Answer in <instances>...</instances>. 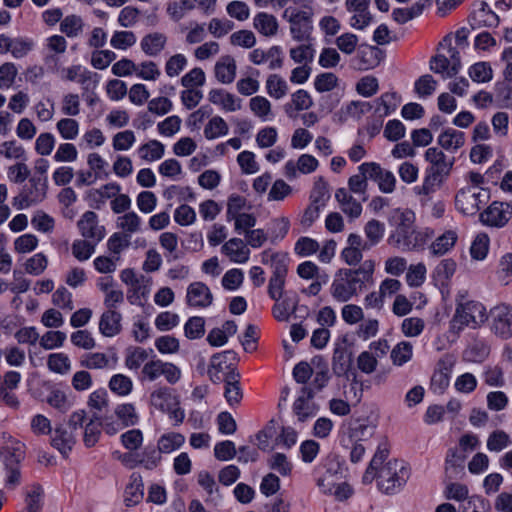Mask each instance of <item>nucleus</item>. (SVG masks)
Listing matches in <instances>:
<instances>
[{
    "label": "nucleus",
    "instance_id": "1",
    "mask_svg": "<svg viewBox=\"0 0 512 512\" xmlns=\"http://www.w3.org/2000/svg\"><path fill=\"white\" fill-rule=\"evenodd\" d=\"M389 226L393 227L387 242L402 251L423 250L429 234L415 228L416 215L408 208H394L387 217Z\"/></svg>",
    "mask_w": 512,
    "mask_h": 512
},
{
    "label": "nucleus",
    "instance_id": "2",
    "mask_svg": "<svg viewBox=\"0 0 512 512\" xmlns=\"http://www.w3.org/2000/svg\"><path fill=\"white\" fill-rule=\"evenodd\" d=\"M374 267L372 260H366L358 269H345L343 275L336 276L330 287L333 299L340 303L351 300L372 279Z\"/></svg>",
    "mask_w": 512,
    "mask_h": 512
},
{
    "label": "nucleus",
    "instance_id": "3",
    "mask_svg": "<svg viewBox=\"0 0 512 512\" xmlns=\"http://www.w3.org/2000/svg\"><path fill=\"white\" fill-rule=\"evenodd\" d=\"M488 319L486 307L479 301L468 300L456 304L454 315L449 321L448 333L457 339L466 327L476 329Z\"/></svg>",
    "mask_w": 512,
    "mask_h": 512
},
{
    "label": "nucleus",
    "instance_id": "4",
    "mask_svg": "<svg viewBox=\"0 0 512 512\" xmlns=\"http://www.w3.org/2000/svg\"><path fill=\"white\" fill-rule=\"evenodd\" d=\"M346 471L345 460L330 454L314 470L316 485L324 494L340 495V483Z\"/></svg>",
    "mask_w": 512,
    "mask_h": 512
},
{
    "label": "nucleus",
    "instance_id": "5",
    "mask_svg": "<svg viewBox=\"0 0 512 512\" xmlns=\"http://www.w3.org/2000/svg\"><path fill=\"white\" fill-rule=\"evenodd\" d=\"M410 477V468L403 460L393 459L387 461L379 468L377 487L387 495L398 493Z\"/></svg>",
    "mask_w": 512,
    "mask_h": 512
},
{
    "label": "nucleus",
    "instance_id": "6",
    "mask_svg": "<svg viewBox=\"0 0 512 512\" xmlns=\"http://www.w3.org/2000/svg\"><path fill=\"white\" fill-rule=\"evenodd\" d=\"M47 176L34 175L24 185L19 196L14 198V205L18 209L29 207L33 203L41 202L46 197Z\"/></svg>",
    "mask_w": 512,
    "mask_h": 512
},
{
    "label": "nucleus",
    "instance_id": "7",
    "mask_svg": "<svg viewBox=\"0 0 512 512\" xmlns=\"http://www.w3.org/2000/svg\"><path fill=\"white\" fill-rule=\"evenodd\" d=\"M492 332L502 340L512 337V306L500 304L491 310Z\"/></svg>",
    "mask_w": 512,
    "mask_h": 512
},
{
    "label": "nucleus",
    "instance_id": "8",
    "mask_svg": "<svg viewBox=\"0 0 512 512\" xmlns=\"http://www.w3.org/2000/svg\"><path fill=\"white\" fill-rule=\"evenodd\" d=\"M290 33L298 42L309 41L313 31L312 13L302 10H292L289 19Z\"/></svg>",
    "mask_w": 512,
    "mask_h": 512
},
{
    "label": "nucleus",
    "instance_id": "9",
    "mask_svg": "<svg viewBox=\"0 0 512 512\" xmlns=\"http://www.w3.org/2000/svg\"><path fill=\"white\" fill-rule=\"evenodd\" d=\"M236 355L233 350H225L212 355L208 375L213 383L217 384L224 381L225 375L227 374L225 373L226 370L235 371V369L232 368V363H229V361L235 360Z\"/></svg>",
    "mask_w": 512,
    "mask_h": 512
},
{
    "label": "nucleus",
    "instance_id": "10",
    "mask_svg": "<svg viewBox=\"0 0 512 512\" xmlns=\"http://www.w3.org/2000/svg\"><path fill=\"white\" fill-rule=\"evenodd\" d=\"M186 301L190 307L206 308L212 304L213 295L204 282L196 281L187 287Z\"/></svg>",
    "mask_w": 512,
    "mask_h": 512
},
{
    "label": "nucleus",
    "instance_id": "11",
    "mask_svg": "<svg viewBox=\"0 0 512 512\" xmlns=\"http://www.w3.org/2000/svg\"><path fill=\"white\" fill-rule=\"evenodd\" d=\"M468 22L471 29L476 30L481 27H496L500 22V18L488 3L482 1L479 4V8L469 15Z\"/></svg>",
    "mask_w": 512,
    "mask_h": 512
},
{
    "label": "nucleus",
    "instance_id": "12",
    "mask_svg": "<svg viewBox=\"0 0 512 512\" xmlns=\"http://www.w3.org/2000/svg\"><path fill=\"white\" fill-rule=\"evenodd\" d=\"M453 363L444 359L439 360L437 368L430 380V391L436 395H442L447 390L451 380Z\"/></svg>",
    "mask_w": 512,
    "mask_h": 512
},
{
    "label": "nucleus",
    "instance_id": "13",
    "mask_svg": "<svg viewBox=\"0 0 512 512\" xmlns=\"http://www.w3.org/2000/svg\"><path fill=\"white\" fill-rule=\"evenodd\" d=\"M314 395V390L311 387L303 386L300 389L299 395L293 403V412L300 422H305L317 414L315 406L309 404Z\"/></svg>",
    "mask_w": 512,
    "mask_h": 512
},
{
    "label": "nucleus",
    "instance_id": "14",
    "mask_svg": "<svg viewBox=\"0 0 512 512\" xmlns=\"http://www.w3.org/2000/svg\"><path fill=\"white\" fill-rule=\"evenodd\" d=\"M78 229L86 239H93L96 243L105 237V228L98 226V216L93 211H86L78 221Z\"/></svg>",
    "mask_w": 512,
    "mask_h": 512
},
{
    "label": "nucleus",
    "instance_id": "15",
    "mask_svg": "<svg viewBox=\"0 0 512 512\" xmlns=\"http://www.w3.org/2000/svg\"><path fill=\"white\" fill-rule=\"evenodd\" d=\"M76 435L69 430L65 424L55 427L53 436L51 437V445L57 449L60 454L67 458L76 442Z\"/></svg>",
    "mask_w": 512,
    "mask_h": 512
},
{
    "label": "nucleus",
    "instance_id": "16",
    "mask_svg": "<svg viewBox=\"0 0 512 512\" xmlns=\"http://www.w3.org/2000/svg\"><path fill=\"white\" fill-rule=\"evenodd\" d=\"M26 455V446L13 437L3 446L2 457L5 467H20Z\"/></svg>",
    "mask_w": 512,
    "mask_h": 512
},
{
    "label": "nucleus",
    "instance_id": "17",
    "mask_svg": "<svg viewBox=\"0 0 512 512\" xmlns=\"http://www.w3.org/2000/svg\"><path fill=\"white\" fill-rule=\"evenodd\" d=\"M122 314L114 309L106 310L99 320V332L108 338L117 336L122 331Z\"/></svg>",
    "mask_w": 512,
    "mask_h": 512
},
{
    "label": "nucleus",
    "instance_id": "18",
    "mask_svg": "<svg viewBox=\"0 0 512 512\" xmlns=\"http://www.w3.org/2000/svg\"><path fill=\"white\" fill-rule=\"evenodd\" d=\"M272 307L273 317L277 321H287L292 313L297 309L299 297L296 292H286L279 301Z\"/></svg>",
    "mask_w": 512,
    "mask_h": 512
},
{
    "label": "nucleus",
    "instance_id": "19",
    "mask_svg": "<svg viewBox=\"0 0 512 512\" xmlns=\"http://www.w3.org/2000/svg\"><path fill=\"white\" fill-rule=\"evenodd\" d=\"M478 196H475V188L474 187H463L461 188L455 196V207L458 211H460L463 215L473 216L479 212V206L475 199Z\"/></svg>",
    "mask_w": 512,
    "mask_h": 512
},
{
    "label": "nucleus",
    "instance_id": "20",
    "mask_svg": "<svg viewBox=\"0 0 512 512\" xmlns=\"http://www.w3.org/2000/svg\"><path fill=\"white\" fill-rule=\"evenodd\" d=\"M424 157L425 160L430 163L427 168H433V170H437L444 175H450L455 163L454 157L447 159L444 152L437 147L428 148L425 151Z\"/></svg>",
    "mask_w": 512,
    "mask_h": 512
},
{
    "label": "nucleus",
    "instance_id": "21",
    "mask_svg": "<svg viewBox=\"0 0 512 512\" xmlns=\"http://www.w3.org/2000/svg\"><path fill=\"white\" fill-rule=\"evenodd\" d=\"M240 375L235 371H228L224 378V397L230 407L240 404L243 392L239 382Z\"/></svg>",
    "mask_w": 512,
    "mask_h": 512
},
{
    "label": "nucleus",
    "instance_id": "22",
    "mask_svg": "<svg viewBox=\"0 0 512 512\" xmlns=\"http://www.w3.org/2000/svg\"><path fill=\"white\" fill-rule=\"evenodd\" d=\"M126 458L134 459V465H140L146 470H154L162 460L159 449L150 445L145 446L141 453H125Z\"/></svg>",
    "mask_w": 512,
    "mask_h": 512
},
{
    "label": "nucleus",
    "instance_id": "23",
    "mask_svg": "<svg viewBox=\"0 0 512 512\" xmlns=\"http://www.w3.org/2000/svg\"><path fill=\"white\" fill-rule=\"evenodd\" d=\"M447 177L448 175L433 170V168H426L422 184L415 186L414 191L417 195L430 196L441 187Z\"/></svg>",
    "mask_w": 512,
    "mask_h": 512
},
{
    "label": "nucleus",
    "instance_id": "24",
    "mask_svg": "<svg viewBox=\"0 0 512 512\" xmlns=\"http://www.w3.org/2000/svg\"><path fill=\"white\" fill-rule=\"evenodd\" d=\"M223 254L234 263L243 264L249 260L250 250L240 238H231L221 248Z\"/></svg>",
    "mask_w": 512,
    "mask_h": 512
},
{
    "label": "nucleus",
    "instance_id": "25",
    "mask_svg": "<svg viewBox=\"0 0 512 512\" xmlns=\"http://www.w3.org/2000/svg\"><path fill=\"white\" fill-rule=\"evenodd\" d=\"M384 54L381 49L374 46H363L357 53L359 70H370L377 67L383 60Z\"/></svg>",
    "mask_w": 512,
    "mask_h": 512
},
{
    "label": "nucleus",
    "instance_id": "26",
    "mask_svg": "<svg viewBox=\"0 0 512 512\" xmlns=\"http://www.w3.org/2000/svg\"><path fill=\"white\" fill-rule=\"evenodd\" d=\"M215 77L222 84H230L236 77V62L230 55L222 56L215 64Z\"/></svg>",
    "mask_w": 512,
    "mask_h": 512
},
{
    "label": "nucleus",
    "instance_id": "27",
    "mask_svg": "<svg viewBox=\"0 0 512 512\" xmlns=\"http://www.w3.org/2000/svg\"><path fill=\"white\" fill-rule=\"evenodd\" d=\"M144 496V485L142 477L138 473H133L130 477V483L124 491V503L126 507H133L139 504Z\"/></svg>",
    "mask_w": 512,
    "mask_h": 512
},
{
    "label": "nucleus",
    "instance_id": "28",
    "mask_svg": "<svg viewBox=\"0 0 512 512\" xmlns=\"http://www.w3.org/2000/svg\"><path fill=\"white\" fill-rule=\"evenodd\" d=\"M282 267V265L276 267V270L272 272V276L268 283L267 292L269 297L274 301H279L284 295L288 267Z\"/></svg>",
    "mask_w": 512,
    "mask_h": 512
},
{
    "label": "nucleus",
    "instance_id": "29",
    "mask_svg": "<svg viewBox=\"0 0 512 512\" xmlns=\"http://www.w3.org/2000/svg\"><path fill=\"white\" fill-rule=\"evenodd\" d=\"M437 142L444 150L456 152L465 144V133L452 128H446L438 136Z\"/></svg>",
    "mask_w": 512,
    "mask_h": 512
},
{
    "label": "nucleus",
    "instance_id": "30",
    "mask_svg": "<svg viewBox=\"0 0 512 512\" xmlns=\"http://www.w3.org/2000/svg\"><path fill=\"white\" fill-rule=\"evenodd\" d=\"M166 43L167 37L163 33L153 32L142 38L140 46L146 55L155 57L165 48Z\"/></svg>",
    "mask_w": 512,
    "mask_h": 512
},
{
    "label": "nucleus",
    "instance_id": "31",
    "mask_svg": "<svg viewBox=\"0 0 512 512\" xmlns=\"http://www.w3.org/2000/svg\"><path fill=\"white\" fill-rule=\"evenodd\" d=\"M374 427L369 426L368 424L358 422L355 423L348 432L347 436H344L340 439V445L343 448L350 447V443L353 441L362 442L369 439L374 433Z\"/></svg>",
    "mask_w": 512,
    "mask_h": 512
},
{
    "label": "nucleus",
    "instance_id": "32",
    "mask_svg": "<svg viewBox=\"0 0 512 512\" xmlns=\"http://www.w3.org/2000/svg\"><path fill=\"white\" fill-rule=\"evenodd\" d=\"M151 403L161 412H165L171 406H177L179 401L172 394L171 388L160 387L151 393Z\"/></svg>",
    "mask_w": 512,
    "mask_h": 512
},
{
    "label": "nucleus",
    "instance_id": "33",
    "mask_svg": "<svg viewBox=\"0 0 512 512\" xmlns=\"http://www.w3.org/2000/svg\"><path fill=\"white\" fill-rule=\"evenodd\" d=\"M275 55L277 56V58L275 60L270 61L269 68L277 69V68H280L283 64L282 49L280 46H276V45L272 46L268 50L267 53H265L264 51H262L260 49H254L249 54V60L256 65H260L267 59V56H275Z\"/></svg>",
    "mask_w": 512,
    "mask_h": 512
},
{
    "label": "nucleus",
    "instance_id": "34",
    "mask_svg": "<svg viewBox=\"0 0 512 512\" xmlns=\"http://www.w3.org/2000/svg\"><path fill=\"white\" fill-rule=\"evenodd\" d=\"M457 241V234L453 230H447L437 237L430 246V253L433 256H443L450 251Z\"/></svg>",
    "mask_w": 512,
    "mask_h": 512
},
{
    "label": "nucleus",
    "instance_id": "35",
    "mask_svg": "<svg viewBox=\"0 0 512 512\" xmlns=\"http://www.w3.org/2000/svg\"><path fill=\"white\" fill-rule=\"evenodd\" d=\"M364 233L367 238V242L364 243L363 249H370L383 239L385 234V225L379 220L371 219L365 224Z\"/></svg>",
    "mask_w": 512,
    "mask_h": 512
},
{
    "label": "nucleus",
    "instance_id": "36",
    "mask_svg": "<svg viewBox=\"0 0 512 512\" xmlns=\"http://www.w3.org/2000/svg\"><path fill=\"white\" fill-rule=\"evenodd\" d=\"M185 443V437L178 432H168L160 436L157 448L161 454H170L180 449Z\"/></svg>",
    "mask_w": 512,
    "mask_h": 512
},
{
    "label": "nucleus",
    "instance_id": "37",
    "mask_svg": "<svg viewBox=\"0 0 512 512\" xmlns=\"http://www.w3.org/2000/svg\"><path fill=\"white\" fill-rule=\"evenodd\" d=\"M501 206L502 204L498 202L490 204L480 216L482 222L493 227H503L508 222V218Z\"/></svg>",
    "mask_w": 512,
    "mask_h": 512
},
{
    "label": "nucleus",
    "instance_id": "38",
    "mask_svg": "<svg viewBox=\"0 0 512 512\" xmlns=\"http://www.w3.org/2000/svg\"><path fill=\"white\" fill-rule=\"evenodd\" d=\"M254 27L264 36H272L277 33L278 21L272 14L259 12L254 17Z\"/></svg>",
    "mask_w": 512,
    "mask_h": 512
},
{
    "label": "nucleus",
    "instance_id": "39",
    "mask_svg": "<svg viewBox=\"0 0 512 512\" xmlns=\"http://www.w3.org/2000/svg\"><path fill=\"white\" fill-rule=\"evenodd\" d=\"M377 105L375 112L380 113L383 107V116H389L394 113L401 103V95L395 91L385 92L375 100Z\"/></svg>",
    "mask_w": 512,
    "mask_h": 512
},
{
    "label": "nucleus",
    "instance_id": "40",
    "mask_svg": "<svg viewBox=\"0 0 512 512\" xmlns=\"http://www.w3.org/2000/svg\"><path fill=\"white\" fill-rule=\"evenodd\" d=\"M456 266V262L451 258L441 260L433 270V280L442 286L446 285L453 277Z\"/></svg>",
    "mask_w": 512,
    "mask_h": 512
},
{
    "label": "nucleus",
    "instance_id": "41",
    "mask_svg": "<svg viewBox=\"0 0 512 512\" xmlns=\"http://www.w3.org/2000/svg\"><path fill=\"white\" fill-rule=\"evenodd\" d=\"M351 363V354L346 348L341 346L335 347L332 359L334 373L338 376L346 374L351 367Z\"/></svg>",
    "mask_w": 512,
    "mask_h": 512
},
{
    "label": "nucleus",
    "instance_id": "42",
    "mask_svg": "<svg viewBox=\"0 0 512 512\" xmlns=\"http://www.w3.org/2000/svg\"><path fill=\"white\" fill-rule=\"evenodd\" d=\"M289 229L290 221L287 217L276 218L272 220L267 236L270 238L271 243L276 244L287 236Z\"/></svg>",
    "mask_w": 512,
    "mask_h": 512
},
{
    "label": "nucleus",
    "instance_id": "43",
    "mask_svg": "<svg viewBox=\"0 0 512 512\" xmlns=\"http://www.w3.org/2000/svg\"><path fill=\"white\" fill-rule=\"evenodd\" d=\"M139 155L142 159L147 161H156L161 159L165 153V146L159 140H150L141 145L138 149Z\"/></svg>",
    "mask_w": 512,
    "mask_h": 512
},
{
    "label": "nucleus",
    "instance_id": "44",
    "mask_svg": "<svg viewBox=\"0 0 512 512\" xmlns=\"http://www.w3.org/2000/svg\"><path fill=\"white\" fill-rule=\"evenodd\" d=\"M261 263L266 266H270L272 272L276 270V267L282 265V268H286L289 265L290 258L286 252H274L271 249H265L260 254Z\"/></svg>",
    "mask_w": 512,
    "mask_h": 512
},
{
    "label": "nucleus",
    "instance_id": "45",
    "mask_svg": "<svg viewBox=\"0 0 512 512\" xmlns=\"http://www.w3.org/2000/svg\"><path fill=\"white\" fill-rule=\"evenodd\" d=\"M228 132V125L220 116L212 117L204 128V136L207 140H213L225 136Z\"/></svg>",
    "mask_w": 512,
    "mask_h": 512
},
{
    "label": "nucleus",
    "instance_id": "46",
    "mask_svg": "<svg viewBox=\"0 0 512 512\" xmlns=\"http://www.w3.org/2000/svg\"><path fill=\"white\" fill-rule=\"evenodd\" d=\"M469 77L473 82L486 83L492 80L493 71L488 62H477L471 65L468 69Z\"/></svg>",
    "mask_w": 512,
    "mask_h": 512
},
{
    "label": "nucleus",
    "instance_id": "47",
    "mask_svg": "<svg viewBox=\"0 0 512 512\" xmlns=\"http://www.w3.org/2000/svg\"><path fill=\"white\" fill-rule=\"evenodd\" d=\"M108 386L112 393L118 396H127L133 389V382L124 374H115L110 378Z\"/></svg>",
    "mask_w": 512,
    "mask_h": 512
},
{
    "label": "nucleus",
    "instance_id": "48",
    "mask_svg": "<svg viewBox=\"0 0 512 512\" xmlns=\"http://www.w3.org/2000/svg\"><path fill=\"white\" fill-rule=\"evenodd\" d=\"M48 369L54 373L64 375L71 369V361L63 352L52 353L47 359Z\"/></svg>",
    "mask_w": 512,
    "mask_h": 512
},
{
    "label": "nucleus",
    "instance_id": "49",
    "mask_svg": "<svg viewBox=\"0 0 512 512\" xmlns=\"http://www.w3.org/2000/svg\"><path fill=\"white\" fill-rule=\"evenodd\" d=\"M205 334V320L200 316L188 318L184 324V335L189 340L200 339Z\"/></svg>",
    "mask_w": 512,
    "mask_h": 512
},
{
    "label": "nucleus",
    "instance_id": "50",
    "mask_svg": "<svg viewBox=\"0 0 512 512\" xmlns=\"http://www.w3.org/2000/svg\"><path fill=\"white\" fill-rule=\"evenodd\" d=\"M329 198L330 193L328 189V184L323 177H319L318 180L315 181L313 189L310 194L311 204L317 205L319 207H324Z\"/></svg>",
    "mask_w": 512,
    "mask_h": 512
},
{
    "label": "nucleus",
    "instance_id": "51",
    "mask_svg": "<svg viewBox=\"0 0 512 512\" xmlns=\"http://www.w3.org/2000/svg\"><path fill=\"white\" fill-rule=\"evenodd\" d=\"M355 90L360 96L370 98L378 92L379 81L373 75L363 76L357 81Z\"/></svg>",
    "mask_w": 512,
    "mask_h": 512
},
{
    "label": "nucleus",
    "instance_id": "52",
    "mask_svg": "<svg viewBox=\"0 0 512 512\" xmlns=\"http://www.w3.org/2000/svg\"><path fill=\"white\" fill-rule=\"evenodd\" d=\"M266 90L270 97L280 99L287 93L286 81L277 74H271L266 80Z\"/></svg>",
    "mask_w": 512,
    "mask_h": 512
},
{
    "label": "nucleus",
    "instance_id": "53",
    "mask_svg": "<svg viewBox=\"0 0 512 512\" xmlns=\"http://www.w3.org/2000/svg\"><path fill=\"white\" fill-rule=\"evenodd\" d=\"M390 356L393 364L402 366L413 356L412 345L407 341H401L392 349Z\"/></svg>",
    "mask_w": 512,
    "mask_h": 512
},
{
    "label": "nucleus",
    "instance_id": "54",
    "mask_svg": "<svg viewBox=\"0 0 512 512\" xmlns=\"http://www.w3.org/2000/svg\"><path fill=\"white\" fill-rule=\"evenodd\" d=\"M148 358L147 351L142 347H128L126 349L125 365L130 370H136L141 367Z\"/></svg>",
    "mask_w": 512,
    "mask_h": 512
},
{
    "label": "nucleus",
    "instance_id": "55",
    "mask_svg": "<svg viewBox=\"0 0 512 512\" xmlns=\"http://www.w3.org/2000/svg\"><path fill=\"white\" fill-rule=\"evenodd\" d=\"M83 29V21L80 16L67 15L60 23V31L67 37H76Z\"/></svg>",
    "mask_w": 512,
    "mask_h": 512
},
{
    "label": "nucleus",
    "instance_id": "56",
    "mask_svg": "<svg viewBox=\"0 0 512 512\" xmlns=\"http://www.w3.org/2000/svg\"><path fill=\"white\" fill-rule=\"evenodd\" d=\"M338 85V77L332 72H323L314 79V88L318 93L330 92Z\"/></svg>",
    "mask_w": 512,
    "mask_h": 512
},
{
    "label": "nucleus",
    "instance_id": "57",
    "mask_svg": "<svg viewBox=\"0 0 512 512\" xmlns=\"http://www.w3.org/2000/svg\"><path fill=\"white\" fill-rule=\"evenodd\" d=\"M115 414L121 421L122 426H133L138 422L135 406L132 403L118 405L115 409Z\"/></svg>",
    "mask_w": 512,
    "mask_h": 512
},
{
    "label": "nucleus",
    "instance_id": "58",
    "mask_svg": "<svg viewBox=\"0 0 512 512\" xmlns=\"http://www.w3.org/2000/svg\"><path fill=\"white\" fill-rule=\"evenodd\" d=\"M130 235L115 232L107 240L108 250L116 255V259H119L120 253L130 245Z\"/></svg>",
    "mask_w": 512,
    "mask_h": 512
},
{
    "label": "nucleus",
    "instance_id": "59",
    "mask_svg": "<svg viewBox=\"0 0 512 512\" xmlns=\"http://www.w3.org/2000/svg\"><path fill=\"white\" fill-rule=\"evenodd\" d=\"M243 280V271L239 268H232L223 275L221 284L225 290L235 291L241 286Z\"/></svg>",
    "mask_w": 512,
    "mask_h": 512
},
{
    "label": "nucleus",
    "instance_id": "60",
    "mask_svg": "<svg viewBox=\"0 0 512 512\" xmlns=\"http://www.w3.org/2000/svg\"><path fill=\"white\" fill-rule=\"evenodd\" d=\"M109 363L105 353H87L80 360V366L86 369H103Z\"/></svg>",
    "mask_w": 512,
    "mask_h": 512
},
{
    "label": "nucleus",
    "instance_id": "61",
    "mask_svg": "<svg viewBox=\"0 0 512 512\" xmlns=\"http://www.w3.org/2000/svg\"><path fill=\"white\" fill-rule=\"evenodd\" d=\"M9 52L15 59H21L33 49L34 43L29 38L17 37L11 39Z\"/></svg>",
    "mask_w": 512,
    "mask_h": 512
},
{
    "label": "nucleus",
    "instance_id": "62",
    "mask_svg": "<svg viewBox=\"0 0 512 512\" xmlns=\"http://www.w3.org/2000/svg\"><path fill=\"white\" fill-rule=\"evenodd\" d=\"M237 454L235 443L231 440L217 442L214 446V456L219 461H229Z\"/></svg>",
    "mask_w": 512,
    "mask_h": 512
},
{
    "label": "nucleus",
    "instance_id": "63",
    "mask_svg": "<svg viewBox=\"0 0 512 512\" xmlns=\"http://www.w3.org/2000/svg\"><path fill=\"white\" fill-rule=\"evenodd\" d=\"M489 250V238L486 234H478L470 247V255L475 260H484Z\"/></svg>",
    "mask_w": 512,
    "mask_h": 512
},
{
    "label": "nucleus",
    "instance_id": "64",
    "mask_svg": "<svg viewBox=\"0 0 512 512\" xmlns=\"http://www.w3.org/2000/svg\"><path fill=\"white\" fill-rule=\"evenodd\" d=\"M136 43V36L132 31L114 32L110 44L117 50H126Z\"/></svg>",
    "mask_w": 512,
    "mask_h": 512
}]
</instances>
